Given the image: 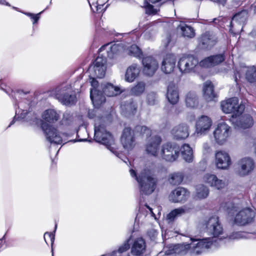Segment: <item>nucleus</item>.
I'll list each match as a JSON object with an SVG mask.
<instances>
[{
    "mask_svg": "<svg viewBox=\"0 0 256 256\" xmlns=\"http://www.w3.org/2000/svg\"><path fill=\"white\" fill-rule=\"evenodd\" d=\"M130 176L134 178L140 186V192L142 194H150L154 190L157 179L150 170L144 169L138 176L133 169L130 170Z\"/></svg>",
    "mask_w": 256,
    "mask_h": 256,
    "instance_id": "1",
    "label": "nucleus"
},
{
    "mask_svg": "<svg viewBox=\"0 0 256 256\" xmlns=\"http://www.w3.org/2000/svg\"><path fill=\"white\" fill-rule=\"evenodd\" d=\"M94 140L96 142L105 145L108 149L116 156L120 158L121 154L117 150L118 148L111 134L108 132L103 124H100V120H95Z\"/></svg>",
    "mask_w": 256,
    "mask_h": 256,
    "instance_id": "2",
    "label": "nucleus"
},
{
    "mask_svg": "<svg viewBox=\"0 0 256 256\" xmlns=\"http://www.w3.org/2000/svg\"><path fill=\"white\" fill-rule=\"evenodd\" d=\"M238 207L234 204H230L228 206V214L234 216V222L235 224L244 226L251 222L254 217V212L250 208H244L238 212Z\"/></svg>",
    "mask_w": 256,
    "mask_h": 256,
    "instance_id": "3",
    "label": "nucleus"
},
{
    "mask_svg": "<svg viewBox=\"0 0 256 256\" xmlns=\"http://www.w3.org/2000/svg\"><path fill=\"white\" fill-rule=\"evenodd\" d=\"M232 129L226 122H219L214 128L213 135L214 141L218 145L226 144L231 135Z\"/></svg>",
    "mask_w": 256,
    "mask_h": 256,
    "instance_id": "4",
    "label": "nucleus"
},
{
    "mask_svg": "<svg viewBox=\"0 0 256 256\" xmlns=\"http://www.w3.org/2000/svg\"><path fill=\"white\" fill-rule=\"evenodd\" d=\"M221 107L224 112L232 114V120L240 115L244 109V105L239 104L238 98L236 97L222 102Z\"/></svg>",
    "mask_w": 256,
    "mask_h": 256,
    "instance_id": "5",
    "label": "nucleus"
},
{
    "mask_svg": "<svg viewBox=\"0 0 256 256\" xmlns=\"http://www.w3.org/2000/svg\"><path fill=\"white\" fill-rule=\"evenodd\" d=\"M213 240L210 238L200 240H192L189 244V254L191 256H198L212 248Z\"/></svg>",
    "mask_w": 256,
    "mask_h": 256,
    "instance_id": "6",
    "label": "nucleus"
},
{
    "mask_svg": "<svg viewBox=\"0 0 256 256\" xmlns=\"http://www.w3.org/2000/svg\"><path fill=\"white\" fill-rule=\"evenodd\" d=\"M198 64V60L192 55H183L178 61V66L182 74L194 72Z\"/></svg>",
    "mask_w": 256,
    "mask_h": 256,
    "instance_id": "7",
    "label": "nucleus"
},
{
    "mask_svg": "<svg viewBox=\"0 0 256 256\" xmlns=\"http://www.w3.org/2000/svg\"><path fill=\"white\" fill-rule=\"evenodd\" d=\"M179 147L171 143H166L162 145L160 154L162 158L166 162H172L178 157Z\"/></svg>",
    "mask_w": 256,
    "mask_h": 256,
    "instance_id": "8",
    "label": "nucleus"
},
{
    "mask_svg": "<svg viewBox=\"0 0 256 256\" xmlns=\"http://www.w3.org/2000/svg\"><path fill=\"white\" fill-rule=\"evenodd\" d=\"M106 59L102 56L96 58L92 66L89 68L90 75L97 78H102L105 75Z\"/></svg>",
    "mask_w": 256,
    "mask_h": 256,
    "instance_id": "9",
    "label": "nucleus"
},
{
    "mask_svg": "<svg viewBox=\"0 0 256 256\" xmlns=\"http://www.w3.org/2000/svg\"><path fill=\"white\" fill-rule=\"evenodd\" d=\"M120 142L123 148L128 151L132 150L136 145L134 133L130 128H126L124 129Z\"/></svg>",
    "mask_w": 256,
    "mask_h": 256,
    "instance_id": "10",
    "label": "nucleus"
},
{
    "mask_svg": "<svg viewBox=\"0 0 256 256\" xmlns=\"http://www.w3.org/2000/svg\"><path fill=\"white\" fill-rule=\"evenodd\" d=\"M254 168L255 165L253 160L248 157H245L238 160L237 172L240 176H246L252 172Z\"/></svg>",
    "mask_w": 256,
    "mask_h": 256,
    "instance_id": "11",
    "label": "nucleus"
},
{
    "mask_svg": "<svg viewBox=\"0 0 256 256\" xmlns=\"http://www.w3.org/2000/svg\"><path fill=\"white\" fill-rule=\"evenodd\" d=\"M42 126L46 138L49 142L56 144L62 143V136L56 128L46 124H42Z\"/></svg>",
    "mask_w": 256,
    "mask_h": 256,
    "instance_id": "12",
    "label": "nucleus"
},
{
    "mask_svg": "<svg viewBox=\"0 0 256 256\" xmlns=\"http://www.w3.org/2000/svg\"><path fill=\"white\" fill-rule=\"evenodd\" d=\"M215 164L216 168L218 169H228L232 164V160L230 154L224 150L216 152Z\"/></svg>",
    "mask_w": 256,
    "mask_h": 256,
    "instance_id": "13",
    "label": "nucleus"
},
{
    "mask_svg": "<svg viewBox=\"0 0 256 256\" xmlns=\"http://www.w3.org/2000/svg\"><path fill=\"white\" fill-rule=\"evenodd\" d=\"M161 142V138L158 136H154L147 138L145 144L146 152L151 156H157L158 154L159 147Z\"/></svg>",
    "mask_w": 256,
    "mask_h": 256,
    "instance_id": "14",
    "label": "nucleus"
},
{
    "mask_svg": "<svg viewBox=\"0 0 256 256\" xmlns=\"http://www.w3.org/2000/svg\"><path fill=\"white\" fill-rule=\"evenodd\" d=\"M194 205L188 204L171 210L166 216V220L168 223L172 222L179 217L190 212L194 208Z\"/></svg>",
    "mask_w": 256,
    "mask_h": 256,
    "instance_id": "15",
    "label": "nucleus"
},
{
    "mask_svg": "<svg viewBox=\"0 0 256 256\" xmlns=\"http://www.w3.org/2000/svg\"><path fill=\"white\" fill-rule=\"evenodd\" d=\"M212 125V120L208 116H202L198 118L196 124V132L197 134H205Z\"/></svg>",
    "mask_w": 256,
    "mask_h": 256,
    "instance_id": "16",
    "label": "nucleus"
},
{
    "mask_svg": "<svg viewBox=\"0 0 256 256\" xmlns=\"http://www.w3.org/2000/svg\"><path fill=\"white\" fill-rule=\"evenodd\" d=\"M142 64L144 73L148 76H153L158 67V62L152 56L144 58Z\"/></svg>",
    "mask_w": 256,
    "mask_h": 256,
    "instance_id": "17",
    "label": "nucleus"
},
{
    "mask_svg": "<svg viewBox=\"0 0 256 256\" xmlns=\"http://www.w3.org/2000/svg\"><path fill=\"white\" fill-rule=\"evenodd\" d=\"M189 196L190 192L186 189L178 187L170 192L168 199L173 202H182L186 201Z\"/></svg>",
    "mask_w": 256,
    "mask_h": 256,
    "instance_id": "18",
    "label": "nucleus"
},
{
    "mask_svg": "<svg viewBox=\"0 0 256 256\" xmlns=\"http://www.w3.org/2000/svg\"><path fill=\"white\" fill-rule=\"evenodd\" d=\"M92 86L94 87L90 90V99L95 107H98L102 103L105 102V97L102 93L98 90H97L95 86H96L98 82L95 80L94 78L91 82Z\"/></svg>",
    "mask_w": 256,
    "mask_h": 256,
    "instance_id": "19",
    "label": "nucleus"
},
{
    "mask_svg": "<svg viewBox=\"0 0 256 256\" xmlns=\"http://www.w3.org/2000/svg\"><path fill=\"white\" fill-rule=\"evenodd\" d=\"M203 181L210 186L218 190L224 188L226 185L225 181L218 178L216 175L210 174H204L203 176Z\"/></svg>",
    "mask_w": 256,
    "mask_h": 256,
    "instance_id": "20",
    "label": "nucleus"
},
{
    "mask_svg": "<svg viewBox=\"0 0 256 256\" xmlns=\"http://www.w3.org/2000/svg\"><path fill=\"white\" fill-rule=\"evenodd\" d=\"M206 228L208 232L214 237L219 236L222 232V228L219 223L218 218L216 216L210 218L208 220Z\"/></svg>",
    "mask_w": 256,
    "mask_h": 256,
    "instance_id": "21",
    "label": "nucleus"
},
{
    "mask_svg": "<svg viewBox=\"0 0 256 256\" xmlns=\"http://www.w3.org/2000/svg\"><path fill=\"white\" fill-rule=\"evenodd\" d=\"M176 58L174 54H167L164 58L161 69L165 74L172 72L176 66Z\"/></svg>",
    "mask_w": 256,
    "mask_h": 256,
    "instance_id": "22",
    "label": "nucleus"
},
{
    "mask_svg": "<svg viewBox=\"0 0 256 256\" xmlns=\"http://www.w3.org/2000/svg\"><path fill=\"white\" fill-rule=\"evenodd\" d=\"M247 17V12L246 11H242L236 14L232 18L230 26L231 28L230 31L232 32V28H234V30L238 32L239 28L245 22Z\"/></svg>",
    "mask_w": 256,
    "mask_h": 256,
    "instance_id": "23",
    "label": "nucleus"
},
{
    "mask_svg": "<svg viewBox=\"0 0 256 256\" xmlns=\"http://www.w3.org/2000/svg\"><path fill=\"white\" fill-rule=\"evenodd\" d=\"M232 123L236 126L242 128H246L252 126L254 124L252 118L248 114L237 116L234 120H231Z\"/></svg>",
    "mask_w": 256,
    "mask_h": 256,
    "instance_id": "24",
    "label": "nucleus"
},
{
    "mask_svg": "<svg viewBox=\"0 0 256 256\" xmlns=\"http://www.w3.org/2000/svg\"><path fill=\"white\" fill-rule=\"evenodd\" d=\"M172 134L176 140L184 139L189 135L188 128L185 124H179L173 128Z\"/></svg>",
    "mask_w": 256,
    "mask_h": 256,
    "instance_id": "25",
    "label": "nucleus"
},
{
    "mask_svg": "<svg viewBox=\"0 0 256 256\" xmlns=\"http://www.w3.org/2000/svg\"><path fill=\"white\" fill-rule=\"evenodd\" d=\"M140 69L136 64H132L129 66L126 72L124 80L128 82H133L140 74Z\"/></svg>",
    "mask_w": 256,
    "mask_h": 256,
    "instance_id": "26",
    "label": "nucleus"
},
{
    "mask_svg": "<svg viewBox=\"0 0 256 256\" xmlns=\"http://www.w3.org/2000/svg\"><path fill=\"white\" fill-rule=\"evenodd\" d=\"M223 54H218L208 57L200 62V64L203 67H210L217 65L224 60Z\"/></svg>",
    "mask_w": 256,
    "mask_h": 256,
    "instance_id": "27",
    "label": "nucleus"
},
{
    "mask_svg": "<svg viewBox=\"0 0 256 256\" xmlns=\"http://www.w3.org/2000/svg\"><path fill=\"white\" fill-rule=\"evenodd\" d=\"M146 244L144 240L138 238L135 240L132 244L131 252L132 254L140 256L146 251Z\"/></svg>",
    "mask_w": 256,
    "mask_h": 256,
    "instance_id": "28",
    "label": "nucleus"
},
{
    "mask_svg": "<svg viewBox=\"0 0 256 256\" xmlns=\"http://www.w3.org/2000/svg\"><path fill=\"white\" fill-rule=\"evenodd\" d=\"M166 98L168 102L172 104H176L179 100V94L178 87L173 84L168 85L167 89Z\"/></svg>",
    "mask_w": 256,
    "mask_h": 256,
    "instance_id": "29",
    "label": "nucleus"
},
{
    "mask_svg": "<svg viewBox=\"0 0 256 256\" xmlns=\"http://www.w3.org/2000/svg\"><path fill=\"white\" fill-rule=\"evenodd\" d=\"M65 90H62L60 94H57V98L59 101L66 105L74 102L76 98V96L72 94L71 90H68L67 92H64Z\"/></svg>",
    "mask_w": 256,
    "mask_h": 256,
    "instance_id": "30",
    "label": "nucleus"
},
{
    "mask_svg": "<svg viewBox=\"0 0 256 256\" xmlns=\"http://www.w3.org/2000/svg\"><path fill=\"white\" fill-rule=\"evenodd\" d=\"M215 44L214 37L210 32H206L202 34L199 39V45L202 48H211Z\"/></svg>",
    "mask_w": 256,
    "mask_h": 256,
    "instance_id": "31",
    "label": "nucleus"
},
{
    "mask_svg": "<svg viewBox=\"0 0 256 256\" xmlns=\"http://www.w3.org/2000/svg\"><path fill=\"white\" fill-rule=\"evenodd\" d=\"M103 92L108 96H114L122 92L121 88L111 83L104 84L102 85Z\"/></svg>",
    "mask_w": 256,
    "mask_h": 256,
    "instance_id": "32",
    "label": "nucleus"
},
{
    "mask_svg": "<svg viewBox=\"0 0 256 256\" xmlns=\"http://www.w3.org/2000/svg\"><path fill=\"white\" fill-rule=\"evenodd\" d=\"M203 94L204 98L207 101H211L216 96L214 90V86L210 81H206L204 84Z\"/></svg>",
    "mask_w": 256,
    "mask_h": 256,
    "instance_id": "33",
    "label": "nucleus"
},
{
    "mask_svg": "<svg viewBox=\"0 0 256 256\" xmlns=\"http://www.w3.org/2000/svg\"><path fill=\"white\" fill-rule=\"evenodd\" d=\"M146 89V84L143 81L138 82L130 90V95L140 96L144 93Z\"/></svg>",
    "mask_w": 256,
    "mask_h": 256,
    "instance_id": "34",
    "label": "nucleus"
},
{
    "mask_svg": "<svg viewBox=\"0 0 256 256\" xmlns=\"http://www.w3.org/2000/svg\"><path fill=\"white\" fill-rule=\"evenodd\" d=\"M209 194V190L204 184H199L196 186L194 198L196 200H202L207 198Z\"/></svg>",
    "mask_w": 256,
    "mask_h": 256,
    "instance_id": "35",
    "label": "nucleus"
},
{
    "mask_svg": "<svg viewBox=\"0 0 256 256\" xmlns=\"http://www.w3.org/2000/svg\"><path fill=\"white\" fill-rule=\"evenodd\" d=\"M42 118L46 122L54 123L58 120L59 116L55 110H48L44 112Z\"/></svg>",
    "mask_w": 256,
    "mask_h": 256,
    "instance_id": "36",
    "label": "nucleus"
},
{
    "mask_svg": "<svg viewBox=\"0 0 256 256\" xmlns=\"http://www.w3.org/2000/svg\"><path fill=\"white\" fill-rule=\"evenodd\" d=\"M180 152L185 161L188 162H192L194 158L193 152L190 145L188 144H184L180 148Z\"/></svg>",
    "mask_w": 256,
    "mask_h": 256,
    "instance_id": "37",
    "label": "nucleus"
},
{
    "mask_svg": "<svg viewBox=\"0 0 256 256\" xmlns=\"http://www.w3.org/2000/svg\"><path fill=\"white\" fill-rule=\"evenodd\" d=\"M186 104L188 107L195 108L198 104V98L194 92H189L186 95Z\"/></svg>",
    "mask_w": 256,
    "mask_h": 256,
    "instance_id": "38",
    "label": "nucleus"
},
{
    "mask_svg": "<svg viewBox=\"0 0 256 256\" xmlns=\"http://www.w3.org/2000/svg\"><path fill=\"white\" fill-rule=\"evenodd\" d=\"M178 28L180 30L184 36L191 38L194 36V32L193 28L184 24H180Z\"/></svg>",
    "mask_w": 256,
    "mask_h": 256,
    "instance_id": "39",
    "label": "nucleus"
},
{
    "mask_svg": "<svg viewBox=\"0 0 256 256\" xmlns=\"http://www.w3.org/2000/svg\"><path fill=\"white\" fill-rule=\"evenodd\" d=\"M242 72H246V78L250 82H253L256 80V69L254 66L244 68Z\"/></svg>",
    "mask_w": 256,
    "mask_h": 256,
    "instance_id": "40",
    "label": "nucleus"
},
{
    "mask_svg": "<svg viewBox=\"0 0 256 256\" xmlns=\"http://www.w3.org/2000/svg\"><path fill=\"white\" fill-rule=\"evenodd\" d=\"M123 50V48L120 44H114L110 46V50L108 51V56L110 58H113L116 55L120 54Z\"/></svg>",
    "mask_w": 256,
    "mask_h": 256,
    "instance_id": "41",
    "label": "nucleus"
},
{
    "mask_svg": "<svg viewBox=\"0 0 256 256\" xmlns=\"http://www.w3.org/2000/svg\"><path fill=\"white\" fill-rule=\"evenodd\" d=\"M183 177L180 173L175 172L170 175L168 182L173 185L180 184L182 181Z\"/></svg>",
    "mask_w": 256,
    "mask_h": 256,
    "instance_id": "42",
    "label": "nucleus"
},
{
    "mask_svg": "<svg viewBox=\"0 0 256 256\" xmlns=\"http://www.w3.org/2000/svg\"><path fill=\"white\" fill-rule=\"evenodd\" d=\"M189 244H182L175 245L176 254L184 255L189 253Z\"/></svg>",
    "mask_w": 256,
    "mask_h": 256,
    "instance_id": "43",
    "label": "nucleus"
},
{
    "mask_svg": "<svg viewBox=\"0 0 256 256\" xmlns=\"http://www.w3.org/2000/svg\"><path fill=\"white\" fill-rule=\"evenodd\" d=\"M128 54L136 58H140L142 56V52L137 46L132 45L129 48Z\"/></svg>",
    "mask_w": 256,
    "mask_h": 256,
    "instance_id": "44",
    "label": "nucleus"
},
{
    "mask_svg": "<svg viewBox=\"0 0 256 256\" xmlns=\"http://www.w3.org/2000/svg\"><path fill=\"white\" fill-rule=\"evenodd\" d=\"M136 130L140 132V134L143 136L149 138L151 136V130L146 127V126H137L136 127Z\"/></svg>",
    "mask_w": 256,
    "mask_h": 256,
    "instance_id": "45",
    "label": "nucleus"
},
{
    "mask_svg": "<svg viewBox=\"0 0 256 256\" xmlns=\"http://www.w3.org/2000/svg\"><path fill=\"white\" fill-rule=\"evenodd\" d=\"M144 6L146 8V13L148 14H154L157 12V10L153 8V6L150 4L146 0L144 2Z\"/></svg>",
    "mask_w": 256,
    "mask_h": 256,
    "instance_id": "46",
    "label": "nucleus"
},
{
    "mask_svg": "<svg viewBox=\"0 0 256 256\" xmlns=\"http://www.w3.org/2000/svg\"><path fill=\"white\" fill-rule=\"evenodd\" d=\"M157 95L154 92H150L147 96L148 102L150 105L156 104L157 101Z\"/></svg>",
    "mask_w": 256,
    "mask_h": 256,
    "instance_id": "47",
    "label": "nucleus"
},
{
    "mask_svg": "<svg viewBox=\"0 0 256 256\" xmlns=\"http://www.w3.org/2000/svg\"><path fill=\"white\" fill-rule=\"evenodd\" d=\"M126 110L130 114H133L136 110V104L134 102H131L126 106Z\"/></svg>",
    "mask_w": 256,
    "mask_h": 256,
    "instance_id": "48",
    "label": "nucleus"
},
{
    "mask_svg": "<svg viewBox=\"0 0 256 256\" xmlns=\"http://www.w3.org/2000/svg\"><path fill=\"white\" fill-rule=\"evenodd\" d=\"M164 252L166 255L176 254L175 245H170L164 248Z\"/></svg>",
    "mask_w": 256,
    "mask_h": 256,
    "instance_id": "49",
    "label": "nucleus"
},
{
    "mask_svg": "<svg viewBox=\"0 0 256 256\" xmlns=\"http://www.w3.org/2000/svg\"><path fill=\"white\" fill-rule=\"evenodd\" d=\"M107 0H104V1H107ZM88 2H89V4H90V6L92 9L93 10L92 6H94V8H96V11L97 12H100L102 11L100 10L101 8V6H102L104 4H102V2H100V0H98L96 3V4H91L90 1L89 0H88Z\"/></svg>",
    "mask_w": 256,
    "mask_h": 256,
    "instance_id": "50",
    "label": "nucleus"
},
{
    "mask_svg": "<svg viewBox=\"0 0 256 256\" xmlns=\"http://www.w3.org/2000/svg\"><path fill=\"white\" fill-rule=\"evenodd\" d=\"M244 238V234L240 232H236L232 234L229 236L230 240H239Z\"/></svg>",
    "mask_w": 256,
    "mask_h": 256,
    "instance_id": "51",
    "label": "nucleus"
},
{
    "mask_svg": "<svg viewBox=\"0 0 256 256\" xmlns=\"http://www.w3.org/2000/svg\"><path fill=\"white\" fill-rule=\"evenodd\" d=\"M42 12H40L39 14H31V13H26L25 14L29 16L30 17V18L33 20L34 22H33V24H36L38 20H39L40 18V14Z\"/></svg>",
    "mask_w": 256,
    "mask_h": 256,
    "instance_id": "52",
    "label": "nucleus"
},
{
    "mask_svg": "<svg viewBox=\"0 0 256 256\" xmlns=\"http://www.w3.org/2000/svg\"><path fill=\"white\" fill-rule=\"evenodd\" d=\"M46 236H48L49 237V238H50V241L52 242V243L54 242V234L53 233H50V232H46L44 234V238L46 242Z\"/></svg>",
    "mask_w": 256,
    "mask_h": 256,
    "instance_id": "53",
    "label": "nucleus"
},
{
    "mask_svg": "<svg viewBox=\"0 0 256 256\" xmlns=\"http://www.w3.org/2000/svg\"><path fill=\"white\" fill-rule=\"evenodd\" d=\"M203 149L206 152H208L210 150V144L208 143H204L203 144Z\"/></svg>",
    "mask_w": 256,
    "mask_h": 256,
    "instance_id": "54",
    "label": "nucleus"
},
{
    "mask_svg": "<svg viewBox=\"0 0 256 256\" xmlns=\"http://www.w3.org/2000/svg\"><path fill=\"white\" fill-rule=\"evenodd\" d=\"M212 0L214 2L220 3V4H224L226 0Z\"/></svg>",
    "mask_w": 256,
    "mask_h": 256,
    "instance_id": "55",
    "label": "nucleus"
},
{
    "mask_svg": "<svg viewBox=\"0 0 256 256\" xmlns=\"http://www.w3.org/2000/svg\"><path fill=\"white\" fill-rule=\"evenodd\" d=\"M152 233V236L154 237H154L156 236V235L157 234V232H156V230H152V231H150V232H148V234H149V235L150 236V233Z\"/></svg>",
    "mask_w": 256,
    "mask_h": 256,
    "instance_id": "56",
    "label": "nucleus"
},
{
    "mask_svg": "<svg viewBox=\"0 0 256 256\" xmlns=\"http://www.w3.org/2000/svg\"><path fill=\"white\" fill-rule=\"evenodd\" d=\"M150 2H152V4L158 2L160 0H148Z\"/></svg>",
    "mask_w": 256,
    "mask_h": 256,
    "instance_id": "57",
    "label": "nucleus"
},
{
    "mask_svg": "<svg viewBox=\"0 0 256 256\" xmlns=\"http://www.w3.org/2000/svg\"><path fill=\"white\" fill-rule=\"evenodd\" d=\"M146 208L150 210V212L152 214H154L152 212V208H151L149 206H146Z\"/></svg>",
    "mask_w": 256,
    "mask_h": 256,
    "instance_id": "58",
    "label": "nucleus"
},
{
    "mask_svg": "<svg viewBox=\"0 0 256 256\" xmlns=\"http://www.w3.org/2000/svg\"><path fill=\"white\" fill-rule=\"evenodd\" d=\"M107 46H108V44L102 46L100 48V52H102L103 50H104V48H106Z\"/></svg>",
    "mask_w": 256,
    "mask_h": 256,
    "instance_id": "59",
    "label": "nucleus"
},
{
    "mask_svg": "<svg viewBox=\"0 0 256 256\" xmlns=\"http://www.w3.org/2000/svg\"><path fill=\"white\" fill-rule=\"evenodd\" d=\"M4 0H0V3L2 4H4Z\"/></svg>",
    "mask_w": 256,
    "mask_h": 256,
    "instance_id": "60",
    "label": "nucleus"
},
{
    "mask_svg": "<svg viewBox=\"0 0 256 256\" xmlns=\"http://www.w3.org/2000/svg\"><path fill=\"white\" fill-rule=\"evenodd\" d=\"M56 228H57V224H56V225H55L54 232H56Z\"/></svg>",
    "mask_w": 256,
    "mask_h": 256,
    "instance_id": "61",
    "label": "nucleus"
},
{
    "mask_svg": "<svg viewBox=\"0 0 256 256\" xmlns=\"http://www.w3.org/2000/svg\"><path fill=\"white\" fill-rule=\"evenodd\" d=\"M255 11H256V5L254 6V10Z\"/></svg>",
    "mask_w": 256,
    "mask_h": 256,
    "instance_id": "62",
    "label": "nucleus"
},
{
    "mask_svg": "<svg viewBox=\"0 0 256 256\" xmlns=\"http://www.w3.org/2000/svg\"><path fill=\"white\" fill-rule=\"evenodd\" d=\"M86 140L84 139V140H82V141H83V140Z\"/></svg>",
    "mask_w": 256,
    "mask_h": 256,
    "instance_id": "63",
    "label": "nucleus"
},
{
    "mask_svg": "<svg viewBox=\"0 0 256 256\" xmlns=\"http://www.w3.org/2000/svg\"><path fill=\"white\" fill-rule=\"evenodd\" d=\"M236 79H235V80H236Z\"/></svg>",
    "mask_w": 256,
    "mask_h": 256,
    "instance_id": "64",
    "label": "nucleus"
}]
</instances>
